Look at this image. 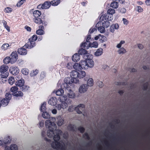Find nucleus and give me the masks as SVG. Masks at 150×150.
I'll use <instances>...</instances> for the list:
<instances>
[{
  "mask_svg": "<svg viewBox=\"0 0 150 150\" xmlns=\"http://www.w3.org/2000/svg\"><path fill=\"white\" fill-rule=\"evenodd\" d=\"M60 2V0H54L50 2L51 5L56 6L59 4Z\"/></svg>",
  "mask_w": 150,
  "mask_h": 150,
  "instance_id": "e433bc0d",
  "label": "nucleus"
},
{
  "mask_svg": "<svg viewBox=\"0 0 150 150\" xmlns=\"http://www.w3.org/2000/svg\"><path fill=\"white\" fill-rule=\"evenodd\" d=\"M12 94L14 96L16 97H23V94L22 91H17L13 93Z\"/></svg>",
  "mask_w": 150,
  "mask_h": 150,
  "instance_id": "393cba45",
  "label": "nucleus"
},
{
  "mask_svg": "<svg viewBox=\"0 0 150 150\" xmlns=\"http://www.w3.org/2000/svg\"><path fill=\"white\" fill-rule=\"evenodd\" d=\"M24 80L22 79L16 81L15 84L17 86L21 87L24 84Z\"/></svg>",
  "mask_w": 150,
  "mask_h": 150,
  "instance_id": "c85d7f7f",
  "label": "nucleus"
},
{
  "mask_svg": "<svg viewBox=\"0 0 150 150\" xmlns=\"http://www.w3.org/2000/svg\"><path fill=\"white\" fill-rule=\"evenodd\" d=\"M42 115L43 117L45 118L48 119V118H50V115L48 112L46 111L43 112Z\"/></svg>",
  "mask_w": 150,
  "mask_h": 150,
  "instance_id": "a18cd8bd",
  "label": "nucleus"
},
{
  "mask_svg": "<svg viewBox=\"0 0 150 150\" xmlns=\"http://www.w3.org/2000/svg\"><path fill=\"white\" fill-rule=\"evenodd\" d=\"M46 109V103L44 102L42 104L40 108V111L41 112H44L45 111Z\"/></svg>",
  "mask_w": 150,
  "mask_h": 150,
  "instance_id": "ea45409f",
  "label": "nucleus"
},
{
  "mask_svg": "<svg viewBox=\"0 0 150 150\" xmlns=\"http://www.w3.org/2000/svg\"><path fill=\"white\" fill-rule=\"evenodd\" d=\"M13 10L11 8L9 7H7L5 8L4 11L7 13H10Z\"/></svg>",
  "mask_w": 150,
  "mask_h": 150,
  "instance_id": "bf43d9fd",
  "label": "nucleus"
},
{
  "mask_svg": "<svg viewBox=\"0 0 150 150\" xmlns=\"http://www.w3.org/2000/svg\"><path fill=\"white\" fill-rule=\"evenodd\" d=\"M97 84L98 85L100 88H102L103 86V83L102 81L98 82Z\"/></svg>",
  "mask_w": 150,
  "mask_h": 150,
  "instance_id": "774afa93",
  "label": "nucleus"
},
{
  "mask_svg": "<svg viewBox=\"0 0 150 150\" xmlns=\"http://www.w3.org/2000/svg\"><path fill=\"white\" fill-rule=\"evenodd\" d=\"M33 20L35 23L39 25L42 23V20L40 17L34 18H33Z\"/></svg>",
  "mask_w": 150,
  "mask_h": 150,
  "instance_id": "cd10ccee",
  "label": "nucleus"
},
{
  "mask_svg": "<svg viewBox=\"0 0 150 150\" xmlns=\"http://www.w3.org/2000/svg\"><path fill=\"white\" fill-rule=\"evenodd\" d=\"M85 109V105L81 104L76 107H75L74 106H69L68 108V111L69 112H72L75 110L77 113L80 114L82 113V112Z\"/></svg>",
  "mask_w": 150,
  "mask_h": 150,
  "instance_id": "20e7f679",
  "label": "nucleus"
},
{
  "mask_svg": "<svg viewBox=\"0 0 150 150\" xmlns=\"http://www.w3.org/2000/svg\"><path fill=\"white\" fill-rule=\"evenodd\" d=\"M51 6L50 2L47 1H45L43 4H39L37 6V8L40 10L44 9H47L49 8Z\"/></svg>",
  "mask_w": 150,
  "mask_h": 150,
  "instance_id": "6e6552de",
  "label": "nucleus"
},
{
  "mask_svg": "<svg viewBox=\"0 0 150 150\" xmlns=\"http://www.w3.org/2000/svg\"><path fill=\"white\" fill-rule=\"evenodd\" d=\"M90 42H87L86 41L82 43L81 45V47L85 49H87L90 47Z\"/></svg>",
  "mask_w": 150,
  "mask_h": 150,
  "instance_id": "a878e982",
  "label": "nucleus"
},
{
  "mask_svg": "<svg viewBox=\"0 0 150 150\" xmlns=\"http://www.w3.org/2000/svg\"><path fill=\"white\" fill-rule=\"evenodd\" d=\"M79 79L84 78L86 75V73L84 71H79Z\"/></svg>",
  "mask_w": 150,
  "mask_h": 150,
  "instance_id": "58836bf2",
  "label": "nucleus"
},
{
  "mask_svg": "<svg viewBox=\"0 0 150 150\" xmlns=\"http://www.w3.org/2000/svg\"><path fill=\"white\" fill-rule=\"evenodd\" d=\"M9 47V45L8 43H4L1 46V49L2 50H7Z\"/></svg>",
  "mask_w": 150,
  "mask_h": 150,
  "instance_id": "09e8293b",
  "label": "nucleus"
},
{
  "mask_svg": "<svg viewBox=\"0 0 150 150\" xmlns=\"http://www.w3.org/2000/svg\"><path fill=\"white\" fill-rule=\"evenodd\" d=\"M39 29L36 31V33L38 35H43L45 34V31L43 30L44 27L42 25H40L39 26Z\"/></svg>",
  "mask_w": 150,
  "mask_h": 150,
  "instance_id": "dca6fc26",
  "label": "nucleus"
},
{
  "mask_svg": "<svg viewBox=\"0 0 150 150\" xmlns=\"http://www.w3.org/2000/svg\"><path fill=\"white\" fill-rule=\"evenodd\" d=\"M88 87L86 84L82 85L79 89V91L81 93H84L87 91Z\"/></svg>",
  "mask_w": 150,
  "mask_h": 150,
  "instance_id": "2eb2a0df",
  "label": "nucleus"
},
{
  "mask_svg": "<svg viewBox=\"0 0 150 150\" xmlns=\"http://www.w3.org/2000/svg\"><path fill=\"white\" fill-rule=\"evenodd\" d=\"M17 146L16 144H11L10 147L6 146L5 147V150H18Z\"/></svg>",
  "mask_w": 150,
  "mask_h": 150,
  "instance_id": "a211bd4d",
  "label": "nucleus"
},
{
  "mask_svg": "<svg viewBox=\"0 0 150 150\" xmlns=\"http://www.w3.org/2000/svg\"><path fill=\"white\" fill-rule=\"evenodd\" d=\"M61 88L57 90L56 92V95L57 96H60L64 93V88H62L61 87Z\"/></svg>",
  "mask_w": 150,
  "mask_h": 150,
  "instance_id": "2f4dec72",
  "label": "nucleus"
},
{
  "mask_svg": "<svg viewBox=\"0 0 150 150\" xmlns=\"http://www.w3.org/2000/svg\"><path fill=\"white\" fill-rule=\"evenodd\" d=\"M12 64L15 63L18 59V55L17 53L13 52L10 57Z\"/></svg>",
  "mask_w": 150,
  "mask_h": 150,
  "instance_id": "f8f14e48",
  "label": "nucleus"
},
{
  "mask_svg": "<svg viewBox=\"0 0 150 150\" xmlns=\"http://www.w3.org/2000/svg\"><path fill=\"white\" fill-rule=\"evenodd\" d=\"M78 129L81 133H83L85 131V129L83 127L81 126L78 127Z\"/></svg>",
  "mask_w": 150,
  "mask_h": 150,
  "instance_id": "e2e57ef3",
  "label": "nucleus"
},
{
  "mask_svg": "<svg viewBox=\"0 0 150 150\" xmlns=\"http://www.w3.org/2000/svg\"><path fill=\"white\" fill-rule=\"evenodd\" d=\"M15 81V79L13 76H11L9 78L8 80V83L11 85H13Z\"/></svg>",
  "mask_w": 150,
  "mask_h": 150,
  "instance_id": "c03bdc74",
  "label": "nucleus"
},
{
  "mask_svg": "<svg viewBox=\"0 0 150 150\" xmlns=\"http://www.w3.org/2000/svg\"><path fill=\"white\" fill-rule=\"evenodd\" d=\"M57 98L54 97H51L48 101V103L50 105L54 106L57 103Z\"/></svg>",
  "mask_w": 150,
  "mask_h": 150,
  "instance_id": "4468645a",
  "label": "nucleus"
},
{
  "mask_svg": "<svg viewBox=\"0 0 150 150\" xmlns=\"http://www.w3.org/2000/svg\"><path fill=\"white\" fill-rule=\"evenodd\" d=\"M68 127L71 130L73 131H74V125L70 124L69 125Z\"/></svg>",
  "mask_w": 150,
  "mask_h": 150,
  "instance_id": "0e129e2a",
  "label": "nucleus"
},
{
  "mask_svg": "<svg viewBox=\"0 0 150 150\" xmlns=\"http://www.w3.org/2000/svg\"><path fill=\"white\" fill-rule=\"evenodd\" d=\"M122 21L123 23L126 25H127L129 23V21L126 18H123L122 19Z\"/></svg>",
  "mask_w": 150,
  "mask_h": 150,
  "instance_id": "69168bd1",
  "label": "nucleus"
},
{
  "mask_svg": "<svg viewBox=\"0 0 150 150\" xmlns=\"http://www.w3.org/2000/svg\"><path fill=\"white\" fill-rule=\"evenodd\" d=\"M70 76L72 78L71 80H70L71 82V85L73 83H77L79 82V80L78 79L79 78V72L76 71H72L70 73Z\"/></svg>",
  "mask_w": 150,
  "mask_h": 150,
  "instance_id": "423d86ee",
  "label": "nucleus"
},
{
  "mask_svg": "<svg viewBox=\"0 0 150 150\" xmlns=\"http://www.w3.org/2000/svg\"><path fill=\"white\" fill-rule=\"evenodd\" d=\"M119 11L120 12L122 13H125L126 11V10L125 8H120L119 9Z\"/></svg>",
  "mask_w": 150,
  "mask_h": 150,
  "instance_id": "338daca9",
  "label": "nucleus"
},
{
  "mask_svg": "<svg viewBox=\"0 0 150 150\" xmlns=\"http://www.w3.org/2000/svg\"><path fill=\"white\" fill-rule=\"evenodd\" d=\"M8 67L5 65L1 66L0 68V72L1 73V77L6 78L8 76L9 73L8 71Z\"/></svg>",
  "mask_w": 150,
  "mask_h": 150,
  "instance_id": "0eeeda50",
  "label": "nucleus"
},
{
  "mask_svg": "<svg viewBox=\"0 0 150 150\" xmlns=\"http://www.w3.org/2000/svg\"><path fill=\"white\" fill-rule=\"evenodd\" d=\"M93 80L91 78L89 79L87 82V86H91L93 85Z\"/></svg>",
  "mask_w": 150,
  "mask_h": 150,
  "instance_id": "37998d69",
  "label": "nucleus"
},
{
  "mask_svg": "<svg viewBox=\"0 0 150 150\" xmlns=\"http://www.w3.org/2000/svg\"><path fill=\"white\" fill-rule=\"evenodd\" d=\"M18 53L19 54L22 55H25L27 52L26 50L23 47L19 48L18 49Z\"/></svg>",
  "mask_w": 150,
  "mask_h": 150,
  "instance_id": "6ab92c4d",
  "label": "nucleus"
},
{
  "mask_svg": "<svg viewBox=\"0 0 150 150\" xmlns=\"http://www.w3.org/2000/svg\"><path fill=\"white\" fill-rule=\"evenodd\" d=\"M85 60H81L80 62L82 69H87L88 67H93L94 65V62L92 59L88 58L84 59Z\"/></svg>",
  "mask_w": 150,
  "mask_h": 150,
  "instance_id": "7ed1b4c3",
  "label": "nucleus"
},
{
  "mask_svg": "<svg viewBox=\"0 0 150 150\" xmlns=\"http://www.w3.org/2000/svg\"><path fill=\"white\" fill-rule=\"evenodd\" d=\"M85 49L82 47L79 51L78 54L82 55L84 59H86L89 57V54L88 53L87 51Z\"/></svg>",
  "mask_w": 150,
  "mask_h": 150,
  "instance_id": "1a4fd4ad",
  "label": "nucleus"
},
{
  "mask_svg": "<svg viewBox=\"0 0 150 150\" xmlns=\"http://www.w3.org/2000/svg\"><path fill=\"white\" fill-rule=\"evenodd\" d=\"M70 80V78H65L64 80V83L61 85V87L62 88H64L65 90L66 89L69 90V92L68 94V95L69 98H74L75 97V95L73 91L71 90V87L70 86H71V84Z\"/></svg>",
  "mask_w": 150,
  "mask_h": 150,
  "instance_id": "f03ea898",
  "label": "nucleus"
},
{
  "mask_svg": "<svg viewBox=\"0 0 150 150\" xmlns=\"http://www.w3.org/2000/svg\"><path fill=\"white\" fill-rule=\"evenodd\" d=\"M58 120L57 122V124L59 126H61L63 124L64 122V120L62 119L61 117H58L57 118Z\"/></svg>",
  "mask_w": 150,
  "mask_h": 150,
  "instance_id": "f704fd0d",
  "label": "nucleus"
},
{
  "mask_svg": "<svg viewBox=\"0 0 150 150\" xmlns=\"http://www.w3.org/2000/svg\"><path fill=\"white\" fill-rule=\"evenodd\" d=\"M73 68L76 70L80 71L82 70V67H81L80 63H75L73 65Z\"/></svg>",
  "mask_w": 150,
  "mask_h": 150,
  "instance_id": "bb28decb",
  "label": "nucleus"
},
{
  "mask_svg": "<svg viewBox=\"0 0 150 150\" xmlns=\"http://www.w3.org/2000/svg\"><path fill=\"white\" fill-rule=\"evenodd\" d=\"M74 65L73 63L71 62L68 63L67 64L66 67L69 69H72V67H73Z\"/></svg>",
  "mask_w": 150,
  "mask_h": 150,
  "instance_id": "680f3d73",
  "label": "nucleus"
},
{
  "mask_svg": "<svg viewBox=\"0 0 150 150\" xmlns=\"http://www.w3.org/2000/svg\"><path fill=\"white\" fill-rule=\"evenodd\" d=\"M90 47H91L97 48L98 46V43L96 42H94L92 44L90 42Z\"/></svg>",
  "mask_w": 150,
  "mask_h": 150,
  "instance_id": "8fccbe9b",
  "label": "nucleus"
},
{
  "mask_svg": "<svg viewBox=\"0 0 150 150\" xmlns=\"http://www.w3.org/2000/svg\"><path fill=\"white\" fill-rule=\"evenodd\" d=\"M143 89L144 90L146 91V90L149 86V83L148 82H146L143 85Z\"/></svg>",
  "mask_w": 150,
  "mask_h": 150,
  "instance_id": "864d4df0",
  "label": "nucleus"
},
{
  "mask_svg": "<svg viewBox=\"0 0 150 150\" xmlns=\"http://www.w3.org/2000/svg\"><path fill=\"white\" fill-rule=\"evenodd\" d=\"M80 59V56L78 53H75L73 55L72 57V59L73 61L75 62L79 61Z\"/></svg>",
  "mask_w": 150,
  "mask_h": 150,
  "instance_id": "aec40b11",
  "label": "nucleus"
},
{
  "mask_svg": "<svg viewBox=\"0 0 150 150\" xmlns=\"http://www.w3.org/2000/svg\"><path fill=\"white\" fill-rule=\"evenodd\" d=\"M18 87L16 86H14L11 88V91L13 92V93L18 91Z\"/></svg>",
  "mask_w": 150,
  "mask_h": 150,
  "instance_id": "5fc2aeb1",
  "label": "nucleus"
},
{
  "mask_svg": "<svg viewBox=\"0 0 150 150\" xmlns=\"http://www.w3.org/2000/svg\"><path fill=\"white\" fill-rule=\"evenodd\" d=\"M109 14L107 13H105V14L102 15L100 18V20L102 21L105 20V21H111L113 19V16L111 15V16H110Z\"/></svg>",
  "mask_w": 150,
  "mask_h": 150,
  "instance_id": "9d476101",
  "label": "nucleus"
},
{
  "mask_svg": "<svg viewBox=\"0 0 150 150\" xmlns=\"http://www.w3.org/2000/svg\"><path fill=\"white\" fill-rule=\"evenodd\" d=\"M9 101L8 100L6 99L5 98L3 99L1 101V105H4V106L7 105Z\"/></svg>",
  "mask_w": 150,
  "mask_h": 150,
  "instance_id": "72a5a7b5",
  "label": "nucleus"
},
{
  "mask_svg": "<svg viewBox=\"0 0 150 150\" xmlns=\"http://www.w3.org/2000/svg\"><path fill=\"white\" fill-rule=\"evenodd\" d=\"M126 50L123 47H121L118 50V52L119 54H125L126 52Z\"/></svg>",
  "mask_w": 150,
  "mask_h": 150,
  "instance_id": "3c124183",
  "label": "nucleus"
},
{
  "mask_svg": "<svg viewBox=\"0 0 150 150\" xmlns=\"http://www.w3.org/2000/svg\"><path fill=\"white\" fill-rule=\"evenodd\" d=\"M116 85H127V82H117L115 83Z\"/></svg>",
  "mask_w": 150,
  "mask_h": 150,
  "instance_id": "6e6d98bb",
  "label": "nucleus"
},
{
  "mask_svg": "<svg viewBox=\"0 0 150 150\" xmlns=\"http://www.w3.org/2000/svg\"><path fill=\"white\" fill-rule=\"evenodd\" d=\"M11 60L10 57H7L4 59L3 61L4 64H7L9 63L12 64V62H11Z\"/></svg>",
  "mask_w": 150,
  "mask_h": 150,
  "instance_id": "c9c22d12",
  "label": "nucleus"
},
{
  "mask_svg": "<svg viewBox=\"0 0 150 150\" xmlns=\"http://www.w3.org/2000/svg\"><path fill=\"white\" fill-rule=\"evenodd\" d=\"M108 21H104V22H103L101 21H99L96 24V26H98L99 24H101L105 28H107L110 25V23Z\"/></svg>",
  "mask_w": 150,
  "mask_h": 150,
  "instance_id": "f3484780",
  "label": "nucleus"
},
{
  "mask_svg": "<svg viewBox=\"0 0 150 150\" xmlns=\"http://www.w3.org/2000/svg\"><path fill=\"white\" fill-rule=\"evenodd\" d=\"M96 27L98 28V31H100V32L102 33L104 32L105 31V27L102 25V24H99L98 25V26H96Z\"/></svg>",
  "mask_w": 150,
  "mask_h": 150,
  "instance_id": "5701e85b",
  "label": "nucleus"
},
{
  "mask_svg": "<svg viewBox=\"0 0 150 150\" xmlns=\"http://www.w3.org/2000/svg\"><path fill=\"white\" fill-rule=\"evenodd\" d=\"M38 39L37 36L36 35H33L29 39V41L25 44V46L28 48H31L36 45L35 42Z\"/></svg>",
  "mask_w": 150,
  "mask_h": 150,
  "instance_id": "39448f33",
  "label": "nucleus"
},
{
  "mask_svg": "<svg viewBox=\"0 0 150 150\" xmlns=\"http://www.w3.org/2000/svg\"><path fill=\"white\" fill-rule=\"evenodd\" d=\"M42 14L41 12L40 11H34L33 13V16L34 18H38L40 17Z\"/></svg>",
  "mask_w": 150,
  "mask_h": 150,
  "instance_id": "b1692460",
  "label": "nucleus"
},
{
  "mask_svg": "<svg viewBox=\"0 0 150 150\" xmlns=\"http://www.w3.org/2000/svg\"><path fill=\"white\" fill-rule=\"evenodd\" d=\"M11 98V95L9 93H7L5 95V98L6 99L8 100V101H9L10 100Z\"/></svg>",
  "mask_w": 150,
  "mask_h": 150,
  "instance_id": "13d9d810",
  "label": "nucleus"
},
{
  "mask_svg": "<svg viewBox=\"0 0 150 150\" xmlns=\"http://www.w3.org/2000/svg\"><path fill=\"white\" fill-rule=\"evenodd\" d=\"M2 23H3V25L5 28L8 32H10V28L7 25V22L3 20L2 21Z\"/></svg>",
  "mask_w": 150,
  "mask_h": 150,
  "instance_id": "79ce46f5",
  "label": "nucleus"
},
{
  "mask_svg": "<svg viewBox=\"0 0 150 150\" xmlns=\"http://www.w3.org/2000/svg\"><path fill=\"white\" fill-rule=\"evenodd\" d=\"M113 1L111 3L110 7L114 8H116L118 7L119 6L118 3L117 1Z\"/></svg>",
  "mask_w": 150,
  "mask_h": 150,
  "instance_id": "7c9ffc66",
  "label": "nucleus"
},
{
  "mask_svg": "<svg viewBox=\"0 0 150 150\" xmlns=\"http://www.w3.org/2000/svg\"><path fill=\"white\" fill-rule=\"evenodd\" d=\"M101 38H100V41L101 42H103L106 41L107 40L106 37L103 35H100Z\"/></svg>",
  "mask_w": 150,
  "mask_h": 150,
  "instance_id": "603ef678",
  "label": "nucleus"
},
{
  "mask_svg": "<svg viewBox=\"0 0 150 150\" xmlns=\"http://www.w3.org/2000/svg\"><path fill=\"white\" fill-rule=\"evenodd\" d=\"M30 87L26 85H23L21 87V90L23 92H25L27 91L29 89Z\"/></svg>",
  "mask_w": 150,
  "mask_h": 150,
  "instance_id": "473e14b6",
  "label": "nucleus"
},
{
  "mask_svg": "<svg viewBox=\"0 0 150 150\" xmlns=\"http://www.w3.org/2000/svg\"><path fill=\"white\" fill-rule=\"evenodd\" d=\"M119 28V25L117 23L113 24L111 25L110 29V32L113 33L114 31V29H117Z\"/></svg>",
  "mask_w": 150,
  "mask_h": 150,
  "instance_id": "412c9836",
  "label": "nucleus"
},
{
  "mask_svg": "<svg viewBox=\"0 0 150 150\" xmlns=\"http://www.w3.org/2000/svg\"><path fill=\"white\" fill-rule=\"evenodd\" d=\"M58 100L61 103L67 102V103H69V102L70 103L72 102L71 100L69 99H67V97L66 95L61 96L59 97Z\"/></svg>",
  "mask_w": 150,
  "mask_h": 150,
  "instance_id": "ddd939ff",
  "label": "nucleus"
},
{
  "mask_svg": "<svg viewBox=\"0 0 150 150\" xmlns=\"http://www.w3.org/2000/svg\"><path fill=\"white\" fill-rule=\"evenodd\" d=\"M21 71L22 73L25 75H28L29 74V70L27 68L22 69Z\"/></svg>",
  "mask_w": 150,
  "mask_h": 150,
  "instance_id": "de8ad7c7",
  "label": "nucleus"
},
{
  "mask_svg": "<svg viewBox=\"0 0 150 150\" xmlns=\"http://www.w3.org/2000/svg\"><path fill=\"white\" fill-rule=\"evenodd\" d=\"M103 53V49L102 48L98 49L95 53V55L96 56H99L101 55Z\"/></svg>",
  "mask_w": 150,
  "mask_h": 150,
  "instance_id": "c756f323",
  "label": "nucleus"
},
{
  "mask_svg": "<svg viewBox=\"0 0 150 150\" xmlns=\"http://www.w3.org/2000/svg\"><path fill=\"white\" fill-rule=\"evenodd\" d=\"M69 102V103H67V102L62 103L61 104V105H62V109H64L66 108L69 103H71V102Z\"/></svg>",
  "mask_w": 150,
  "mask_h": 150,
  "instance_id": "49530a36",
  "label": "nucleus"
},
{
  "mask_svg": "<svg viewBox=\"0 0 150 150\" xmlns=\"http://www.w3.org/2000/svg\"><path fill=\"white\" fill-rule=\"evenodd\" d=\"M9 71L13 75H15L19 73V69L16 66H13L10 68Z\"/></svg>",
  "mask_w": 150,
  "mask_h": 150,
  "instance_id": "9b49d317",
  "label": "nucleus"
},
{
  "mask_svg": "<svg viewBox=\"0 0 150 150\" xmlns=\"http://www.w3.org/2000/svg\"><path fill=\"white\" fill-rule=\"evenodd\" d=\"M45 125L46 128H48L47 132V135L50 138L53 137L54 142L51 144L52 147L54 149H59L61 150H65V145L62 142H58L60 139V135L62 133L60 129H57V126L54 122H52L50 120H47L45 121Z\"/></svg>",
  "mask_w": 150,
  "mask_h": 150,
  "instance_id": "f257e3e1",
  "label": "nucleus"
},
{
  "mask_svg": "<svg viewBox=\"0 0 150 150\" xmlns=\"http://www.w3.org/2000/svg\"><path fill=\"white\" fill-rule=\"evenodd\" d=\"M25 1V0H21L17 3V6L18 7H20Z\"/></svg>",
  "mask_w": 150,
  "mask_h": 150,
  "instance_id": "052dcab7",
  "label": "nucleus"
},
{
  "mask_svg": "<svg viewBox=\"0 0 150 150\" xmlns=\"http://www.w3.org/2000/svg\"><path fill=\"white\" fill-rule=\"evenodd\" d=\"M115 13V11L113 9L110 8L108 9L107 11V13L109 14V15L111 16V15L113 16V14Z\"/></svg>",
  "mask_w": 150,
  "mask_h": 150,
  "instance_id": "4c0bfd02",
  "label": "nucleus"
},
{
  "mask_svg": "<svg viewBox=\"0 0 150 150\" xmlns=\"http://www.w3.org/2000/svg\"><path fill=\"white\" fill-rule=\"evenodd\" d=\"M83 138L85 139H86L89 140L90 139V138L88 135V134L86 132L83 135Z\"/></svg>",
  "mask_w": 150,
  "mask_h": 150,
  "instance_id": "4d7b16f0",
  "label": "nucleus"
},
{
  "mask_svg": "<svg viewBox=\"0 0 150 150\" xmlns=\"http://www.w3.org/2000/svg\"><path fill=\"white\" fill-rule=\"evenodd\" d=\"M3 141L5 144H9L11 141V138L10 136H8L4 138Z\"/></svg>",
  "mask_w": 150,
  "mask_h": 150,
  "instance_id": "4be33fe9",
  "label": "nucleus"
},
{
  "mask_svg": "<svg viewBox=\"0 0 150 150\" xmlns=\"http://www.w3.org/2000/svg\"><path fill=\"white\" fill-rule=\"evenodd\" d=\"M39 71L37 69H36L35 70L32 71L30 74V75L31 76H34L36 75L38 73Z\"/></svg>",
  "mask_w": 150,
  "mask_h": 150,
  "instance_id": "a19ab883",
  "label": "nucleus"
}]
</instances>
